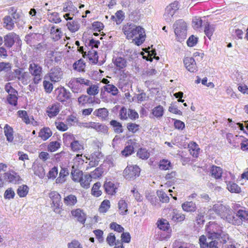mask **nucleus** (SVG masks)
<instances>
[{"label": "nucleus", "mask_w": 248, "mask_h": 248, "mask_svg": "<svg viewBox=\"0 0 248 248\" xmlns=\"http://www.w3.org/2000/svg\"><path fill=\"white\" fill-rule=\"evenodd\" d=\"M122 31L127 39H132L133 42L138 46L142 45L145 40V30L140 26L127 23L123 26Z\"/></svg>", "instance_id": "nucleus-1"}, {"label": "nucleus", "mask_w": 248, "mask_h": 248, "mask_svg": "<svg viewBox=\"0 0 248 248\" xmlns=\"http://www.w3.org/2000/svg\"><path fill=\"white\" fill-rule=\"evenodd\" d=\"M213 209L217 214L228 223L234 225H241V220L235 217L232 211L222 204H215Z\"/></svg>", "instance_id": "nucleus-2"}, {"label": "nucleus", "mask_w": 248, "mask_h": 248, "mask_svg": "<svg viewBox=\"0 0 248 248\" xmlns=\"http://www.w3.org/2000/svg\"><path fill=\"white\" fill-rule=\"evenodd\" d=\"M29 71L32 77V82L29 85V90L31 91V88H33L34 85L38 84L42 80L43 68L39 64L32 62L29 64Z\"/></svg>", "instance_id": "nucleus-3"}, {"label": "nucleus", "mask_w": 248, "mask_h": 248, "mask_svg": "<svg viewBox=\"0 0 248 248\" xmlns=\"http://www.w3.org/2000/svg\"><path fill=\"white\" fill-rule=\"evenodd\" d=\"M173 28L177 41H184L186 39L187 34L186 23L183 19H179L174 23Z\"/></svg>", "instance_id": "nucleus-4"}, {"label": "nucleus", "mask_w": 248, "mask_h": 248, "mask_svg": "<svg viewBox=\"0 0 248 248\" xmlns=\"http://www.w3.org/2000/svg\"><path fill=\"white\" fill-rule=\"evenodd\" d=\"M91 84L90 80L82 78H73L68 83V86L74 93H79L83 90L82 85L89 86Z\"/></svg>", "instance_id": "nucleus-5"}, {"label": "nucleus", "mask_w": 248, "mask_h": 248, "mask_svg": "<svg viewBox=\"0 0 248 248\" xmlns=\"http://www.w3.org/2000/svg\"><path fill=\"white\" fill-rule=\"evenodd\" d=\"M48 197L52 202L51 206L53 211L60 214L62 210L61 205L62 199L61 195L57 191H52L48 193Z\"/></svg>", "instance_id": "nucleus-6"}, {"label": "nucleus", "mask_w": 248, "mask_h": 248, "mask_svg": "<svg viewBox=\"0 0 248 248\" xmlns=\"http://www.w3.org/2000/svg\"><path fill=\"white\" fill-rule=\"evenodd\" d=\"M222 227L215 222H209L206 226L205 231L208 238H219Z\"/></svg>", "instance_id": "nucleus-7"}, {"label": "nucleus", "mask_w": 248, "mask_h": 248, "mask_svg": "<svg viewBox=\"0 0 248 248\" xmlns=\"http://www.w3.org/2000/svg\"><path fill=\"white\" fill-rule=\"evenodd\" d=\"M140 169L137 165L127 166L124 170L123 175L126 179L132 180L140 175Z\"/></svg>", "instance_id": "nucleus-8"}, {"label": "nucleus", "mask_w": 248, "mask_h": 248, "mask_svg": "<svg viewBox=\"0 0 248 248\" xmlns=\"http://www.w3.org/2000/svg\"><path fill=\"white\" fill-rule=\"evenodd\" d=\"M5 90L8 93L7 100L10 105L16 106L17 103V92L11 86L10 82L7 83L5 86Z\"/></svg>", "instance_id": "nucleus-9"}, {"label": "nucleus", "mask_w": 248, "mask_h": 248, "mask_svg": "<svg viewBox=\"0 0 248 248\" xmlns=\"http://www.w3.org/2000/svg\"><path fill=\"white\" fill-rule=\"evenodd\" d=\"M139 115L137 111L134 109H128L124 107L121 108L119 111V117L121 120H127L128 118L132 120H135L139 118Z\"/></svg>", "instance_id": "nucleus-10"}, {"label": "nucleus", "mask_w": 248, "mask_h": 248, "mask_svg": "<svg viewBox=\"0 0 248 248\" xmlns=\"http://www.w3.org/2000/svg\"><path fill=\"white\" fill-rule=\"evenodd\" d=\"M178 5V2L175 1L166 7L164 14V17L166 21L170 22L171 21L173 16L179 9Z\"/></svg>", "instance_id": "nucleus-11"}, {"label": "nucleus", "mask_w": 248, "mask_h": 248, "mask_svg": "<svg viewBox=\"0 0 248 248\" xmlns=\"http://www.w3.org/2000/svg\"><path fill=\"white\" fill-rule=\"evenodd\" d=\"M47 76L51 82H58L62 79L63 72L59 67L55 66L50 69L47 73Z\"/></svg>", "instance_id": "nucleus-12"}, {"label": "nucleus", "mask_w": 248, "mask_h": 248, "mask_svg": "<svg viewBox=\"0 0 248 248\" xmlns=\"http://www.w3.org/2000/svg\"><path fill=\"white\" fill-rule=\"evenodd\" d=\"M137 144L135 139L128 140L126 142L125 147L121 152L122 155L125 157L131 155L134 152V146H136Z\"/></svg>", "instance_id": "nucleus-13"}, {"label": "nucleus", "mask_w": 248, "mask_h": 248, "mask_svg": "<svg viewBox=\"0 0 248 248\" xmlns=\"http://www.w3.org/2000/svg\"><path fill=\"white\" fill-rule=\"evenodd\" d=\"M199 243L201 248H219L218 243L216 240H212L208 243L206 236L204 235L200 236Z\"/></svg>", "instance_id": "nucleus-14"}, {"label": "nucleus", "mask_w": 248, "mask_h": 248, "mask_svg": "<svg viewBox=\"0 0 248 248\" xmlns=\"http://www.w3.org/2000/svg\"><path fill=\"white\" fill-rule=\"evenodd\" d=\"M19 37L15 32L8 33L4 37V45L8 48L12 47L15 42L19 40Z\"/></svg>", "instance_id": "nucleus-15"}, {"label": "nucleus", "mask_w": 248, "mask_h": 248, "mask_svg": "<svg viewBox=\"0 0 248 248\" xmlns=\"http://www.w3.org/2000/svg\"><path fill=\"white\" fill-rule=\"evenodd\" d=\"M72 217L82 224H84L86 220V215L82 209L76 208L71 211Z\"/></svg>", "instance_id": "nucleus-16"}, {"label": "nucleus", "mask_w": 248, "mask_h": 248, "mask_svg": "<svg viewBox=\"0 0 248 248\" xmlns=\"http://www.w3.org/2000/svg\"><path fill=\"white\" fill-rule=\"evenodd\" d=\"M61 110L60 104L58 103H54L49 105L46 109V113L50 118L56 116Z\"/></svg>", "instance_id": "nucleus-17"}, {"label": "nucleus", "mask_w": 248, "mask_h": 248, "mask_svg": "<svg viewBox=\"0 0 248 248\" xmlns=\"http://www.w3.org/2000/svg\"><path fill=\"white\" fill-rule=\"evenodd\" d=\"M184 63L186 69L190 72L193 73L198 70L195 61L192 57L185 58Z\"/></svg>", "instance_id": "nucleus-18"}, {"label": "nucleus", "mask_w": 248, "mask_h": 248, "mask_svg": "<svg viewBox=\"0 0 248 248\" xmlns=\"http://www.w3.org/2000/svg\"><path fill=\"white\" fill-rule=\"evenodd\" d=\"M56 93L57 94L56 98L60 102H66L70 98V93L64 88L57 89L56 90Z\"/></svg>", "instance_id": "nucleus-19"}, {"label": "nucleus", "mask_w": 248, "mask_h": 248, "mask_svg": "<svg viewBox=\"0 0 248 248\" xmlns=\"http://www.w3.org/2000/svg\"><path fill=\"white\" fill-rule=\"evenodd\" d=\"M104 187L106 192L110 195H114L117 192L118 184H115L111 181H106L104 184Z\"/></svg>", "instance_id": "nucleus-20"}, {"label": "nucleus", "mask_w": 248, "mask_h": 248, "mask_svg": "<svg viewBox=\"0 0 248 248\" xmlns=\"http://www.w3.org/2000/svg\"><path fill=\"white\" fill-rule=\"evenodd\" d=\"M188 149L190 154L193 157L197 158L199 156L200 148L196 142L190 141L188 144Z\"/></svg>", "instance_id": "nucleus-21"}, {"label": "nucleus", "mask_w": 248, "mask_h": 248, "mask_svg": "<svg viewBox=\"0 0 248 248\" xmlns=\"http://www.w3.org/2000/svg\"><path fill=\"white\" fill-rule=\"evenodd\" d=\"M63 202L66 206L73 207L77 203L78 199L76 195L70 194L64 197Z\"/></svg>", "instance_id": "nucleus-22"}, {"label": "nucleus", "mask_w": 248, "mask_h": 248, "mask_svg": "<svg viewBox=\"0 0 248 248\" xmlns=\"http://www.w3.org/2000/svg\"><path fill=\"white\" fill-rule=\"evenodd\" d=\"M211 176L215 179H220L222 177L223 170L222 168L216 165H212L210 169Z\"/></svg>", "instance_id": "nucleus-23"}, {"label": "nucleus", "mask_w": 248, "mask_h": 248, "mask_svg": "<svg viewBox=\"0 0 248 248\" xmlns=\"http://www.w3.org/2000/svg\"><path fill=\"white\" fill-rule=\"evenodd\" d=\"M101 157L102 155L101 153L99 152H95L93 153L91 155V160L89 163L90 168H93L97 166Z\"/></svg>", "instance_id": "nucleus-24"}, {"label": "nucleus", "mask_w": 248, "mask_h": 248, "mask_svg": "<svg viewBox=\"0 0 248 248\" xmlns=\"http://www.w3.org/2000/svg\"><path fill=\"white\" fill-rule=\"evenodd\" d=\"M84 157H85V156H83V154H77L76 155L73 159V169H78L81 168L84 163V159H83Z\"/></svg>", "instance_id": "nucleus-25"}, {"label": "nucleus", "mask_w": 248, "mask_h": 248, "mask_svg": "<svg viewBox=\"0 0 248 248\" xmlns=\"http://www.w3.org/2000/svg\"><path fill=\"white\" fill-rule=\"evenodd\" d=\"M113 63L117 69L122 70L127 66L126 60L121 57H118L113 60Z\"/></svg>", "instance_id": "nucleus-26"}, {"label": "nucleus", "mask_w": 248, "mask_h": 248, "mask_svg": "<svg viewBox=\"0 0 248 248\" xmlns=\"http://www.w3.org/2000/svg\"><path fill=\"white\" fill-rule=\"evenodd\" d=\"M68 175V170L66 168H62L59 173V176L56 179V183L57 184L64 183L66 181V177Z\"/></svg>", "instance_id": "nucleus-27"}, {"label": "nucleus", "mask_w": 248, "mask_h": 248, "mask_svg": "<svg viewBox=\"0 0 248 248\" xmlns=\"http://www.w3.org/2000/svg\"><path fill=\"white\" fill-rule=\"evenodd\" d=\"M3 129L4 135L6 138L7 140L10 142L13 141L14 139L13 128L8 124H6Z\"/></svg>", "instance_id": "nucleus-28"}, {"label": "nucleus", "mask_w": 248, "mask_h": 248, "mask_svg": "<svg viewBox=\"0 0 248 248\" xmlns=\"http://www.w3.org/2000/svg\"><path fill=\"white\" fill-rule=\"evenodd\" d=\"M52 134V131L48 127L42 128L39 132L38 136L43 140L45 141L48 139Z\"/></svg>", "instance_id": "nucleus-29"}, {"label": "nucleus", "mask_w": 248, "mask_h": 248, "mask_svg": "<svg viewBox=\"0 0 248 248\" xmlns=\"http://www.w3.org/2000/svg\"><path fill=\"white\" fill-rule=\"evenodd\" d=\"M183 210L186 212H194L197 210L196 203L192 202H185L182 204Z\"/></svg>", "instance_id": "nucleus-30"}, {"label": "nucleus", "mask_w": 248, "mask_h": 248, "mask_svg": "<svg viewBox=\"0 0 248 248\" xmlns=\"http://www.w3.org/2000/svg\"><path fill=\"white\" fill-rule=\"evenodd\" d=\"M164 108L163 106L158 105L154 107L151 111V114L153 115L154 118L156 119L161 118L164 115Z\"/></svg>", "instance_id": "nucleus-31"}, {"label": "nucleus", "mask_w": 248, "mask_h": 248, "mask_svg": "<svg viewBox=\"0 0 248 248\" xmlns=\"http://www.w3.org/2000/svg\"><path fill=\"white\" fill-rule=\"evenodd\" d=\"M227 189L231 193H240L241 192V187L236 183L225 181Z\"/></svg>", "instance_id": "nucleus-32"}, {"label": "nucleus", "mask_w": 248, "mask_h": 248, "mask_svg": "<svg viewBox=\"0 0 248 248\" xmlns=\"http://www.w3.org/2000/svg\"><path fill=\"white\" fill-rule=\"evenodd\" d=\"M236 216L238 220H241V225L243 222H248V210L245 208L239 209L237 211Z\"/></svg>", "instance_id": "nucleus-33"}, {"label": "nucleus", "mask_w": 248, "mask_h": 248, "mask_svg": "<svg viewBox=\"0 0 248 248\" xmlns=\"http://www.w3.org/2000/svg\"><path fill=\"white\" fill-rule=\"evenodd\" d=\"M186 218L185 214L177 211L176 209H173L171 219L174 222H180L184 221Z\"/></svg>", "instance_id": "nucleus-34"}, {"label": "nucleus", "mask_w": 248, "mask_h": 248, "mask_svg": "<svg viewBox=\"0 0 248 248\" xmlns=\"http://www.w3.org/2000/svg\"><path fill=\"white\" fill-rule=\"evenodd\" d=\"M118 207L119 214L124 216L128 213L127 203L124 200L122 199L118 202Z\"/></svg>", "instance_id": "nucleus-35"}, {"label": "nucleus", "mask_w": 248, "mask_h": 248, "mask_svg": "<svg viewBox=\"0 0 248 248\" xmlns=\"http://www.w3.org/2000/svg\"><path fill=\"white\" fill-rule=\"evenodd\" d=\"M92 181V178L89 174L83 175L81 180L78 182L80 183V186L84 188L88 189L90 187V183Z\"/></svg>", "instance_id": "nucleus-36"}, {"label": "nucleus", "mask_w": 248, "mask_h": 248, "mask_svg": "<svg viewBox=\"0 0 248 248\" xmlns=\"http://www.w3.org/2000/svg\"><path fill=\"white\" fill-rule=\"evenodd\" d=\"M93 114L102 120H105L108 116V109L105 108H100L96 109L94 111Z\"/></svg>", "instance_id": "nucleus-37"}, {"label": "nucleus", "mask_w": 248, "mask_h": 248, "mask_svg": "<svg viewBox=\"0 0 248 248\" xmlns=\"http://www.w3.org/2000/svg\"><path fill=\"white\" fill-rule=\"evenodd\" d=\"M83 176V173L82 170L78 169L72 170L71 176L72 180L75 183H78Z\"/></svg>", "instance_id": "nucleus-38"}, {"label": "nucleus", "mask_w": 248, "mask_h": 248, "mask_svg": "<svg viewBox=\"0 0 248 248\" xmlns=\"http://www.w3.org/2000/svg\"><path fill=\"white\" fill-rule=\"evenodd\" d=\"M156 225L160 230L163 231H168L170 228L168 221L165 218L159 219L156 222Z\"/></svg>", "instance_id": "nucleus-39"}, {"label": "nucleus", "mask_w": 248, "mask_h": 248, "mask_svg": "<svg viewBox=\"0 0 248 248\" xmlns=\"http://www.w3.org/2000/svg\"><path fill=\"white\" fill-rule=\"evenodd\" d=\"M50 34L52 40L54 41H57L61 38L62 33L60 29H56L55 27L53 26L51 27L50 29Z\"/></svg>", "instance_id": "nucleus-40"}, {"label": "nucleus", "mask_w": 248, "mask_h": 248, "mask_svg": "<svg viewBox=\"0 0 248 248\" xmlns=\"http://www.w3.org/2000/svg\"><path fill=\"white\" fill-rule=\"evenodd\" d=\"M124 14L122 10L116 12L115 16H112L111 19L115 21L117 25L120 24L124 19Z\"/></svg>", "instance_id": "nucleus-41"}, {"label": "nucleus", "mask_w": 248, "mask_h": 248, "mask_svg": "<svg viewBox=\"0 0 248 248\" xmlns=\"http://www.w3.org/2000/svg\"><path fill=\"white\" fill-rule=\"evenodd\" d=\"M66 26L68 29L71 32H75L77 31L79 28L80 25L78 21L76 20H70L66 23Z\"/></svg>", "instance_id": "nucleus-42"}, {"label": "nucleus", "mask_w": 248, "mask_h": 248, "mask_svg": "<svg viewBox=\"0 0 248 248\" xmlns=\"http://www.w3.org/2000/svg\"><path fill=\"white\" fill-rule=\"evenodd\" d=\"M104 171V170L103 167L100 165L99 167L96 168L94 170L92 171L89 175L91 176L92 179H96L102 176Z\"/></svg>", "instance_id": "nucleus-43"}, {"label": "nucleus", "mask_w": 248, "mask_h": 248, "mask_svg": "<svg viewBox=\"0 0 248 248\" xmlns=\"http://www.w3.org/2000/svg\"><path fill=\"white\" fill-rule=\"evenodd\" d=\"M110 124L113 128V130L115 133L121 134L123 132V126L121 123L115 120H112L110 122Z\"/></svg>", "instance_id": "nucleus-44"}, {"label": "nucleus", "mask_w": 248, "mask_h": 248, "mask_svg": "<svg viewBox=\"0 0 248 248\" xmlns=\"http://www.w3.org/2000/svg\"><path fill=\"white\" fill-rule=\"evenodd\" d=\"M110 208V202L108 200H104L99 206L98 211L100 213H107Z\"/></svg>", "instance_id": "nucleus-45"}, {"label": "nucleus", "mask_w": 248, "mask_h": 248, "mask_svg": "<svg viewBox=\"0 0 248 248\" xmlns=\"http://www.w3.org/2000/svg\"><path fill=\"white\" fill-rule=\"evenodd\" d=\"M87 55L90 63L95 64L98 62V56L96 51L91 49L88 51Z\"/></svg>", "instance_id": "nucleus-46"}, {"label": "nucleus", "mask_w": 248, "mask_h": 248, "mask_svg": "<svg viewBox=\"0 0 248 248\" xmlns=\"http://www.w3.org/2000/svg\"><path fill=\"white\" fill-rule=\"evenodd\" d=\"M126 128L129 132L135 134L140 131L141 127L140 124L130 122L126 124Z\"/></svg>", "instance_id": "nucleus-47"}, {"label": "nucleus", "mask_w": 248, "mask_h": 248, "mask_svg": "<svg viewBox=\"0 0 248 248\" xmlns=\"http://www.w3.org/2000/svg\"><path fill=\"white\" fill-rule=\"evenodd\" d=\"M100 187L101 183L99 182L94 184L91 189L92 195L96 197L100 196L102 193V191L100 189Z\"/></svg>", "instance_id": "nucleus-48"}, {"label": "nucleus", "mask_w": 248, "mask_h": 248, "mask_svg": "<svg viewBox=\"0 0 248 248\" xmlns=\"http://www.w3.org/2000/svg\"><path fill=\"white\" fill-rule=\"evenodd\" d=\"M29 190V188L26 185L20 186L17 189V194L20 198L25 197Z\"/></svg>", "instance_id": "nucleus-49"}, {"label": "nucleus", "mask_w": 248, "mask_h": 248, "mask_svg": "<svg viewBox=\"0 0 248 248\" xmlns=\"http://www.w3.org/2000/svg\"><path fill=\"white\" fill-rule=\"evenodd\" d=\"M159 168L160 170H170L171 167V164L170 161L168 159H163L160 160Z\"/></svg>", "instance_id": "nucleus-50"}, {"label": "nucleus", "mask_w": 248, "mask_h": 248, "mask_svg": "<svg viewBox=\"0 0 248 248\" xmlns=\"http://www.w3.org/2000/svg\"><path fill=\"white\" fill-rule=\"evenodd\" d=\"M23 85H26L29 84L31 81L32 82L31 76L28 72H25L21 77H19V80Z\"/></svg>", "instance_id": "nucleus-51"}, {"label": "nucleus", "mask_w": 248, "mask_h": 248, "mask_svg": "<svg viewBox=\"0 0 248 248\" xmlns=\"http://www.w3.org/2000/svg\"><path fill=\"white\" fill-rule=\"evenodd\" d=\"M93 129L95 130L98 132L103 134H106L108 131V128L106 125L96 122H95L94 125Z\"/></svg>", "instance_id": "nucleus-52"}, {"label": "nucleus", "mask_w": 248, "mask_h": 248, "mask_svg": "<svg viewBox=\"0 0 248 248\" xmlns=\"http://www.w3.org/2000/svg\"><path fill=\"white\" fill-rule=\"evenodd\" d=\"M137 155L140 158L142 159H147L150 156V153L145 148H140L137 153Z\"/></svg>", "instance_id": "nucleus-53"}, {"label": "nucleus", "mask_w": 248, "mask_h": 248, "mask_svg": "<svg viewBox=\"0 0 248 248\" xmlns=\"http://www.w3.org/2000/svg\"><path fill=\"white\" fill-rule=\"evenodd\" d=\"M61 147V143L57 141L49 142L47 147V150L49 152H54Z\"/></svg>", "instance_id": "nucleus-54"}, {"label": "nucleus", "mask_w": 248, "mask_h": 248, "mask_svg": "<svg viewBox=\"0 0 248 248\" xmlns=\"http://www.w3.org/2000/svg\"><path fill=\"white\" fill-rule=\"evenodd\" d=\"M204 32L206 35L209 39H211V36L213 35L215 31L214 28L207 21L204 24Z\"/></svg>", "instance_id": "nucleus-55"}, {"label": "nucleus", "mask_w": 248, "mask_h": 248, "mask_svg": "<svg viewBox=\"0 0 248 248\" xmlns=\"http://www.w3.org/2000/svg\"><path fill=\"white\" fill-rule=\"evenodd\" d=\"M73 69L76 71L78 72H83L84 71L85 63L84 62L83 60L80 59L76 61L73 64Z\"/></svg>", "instance_id": "nucleus-56"}, {"label": "nucleus", "mask_w": 248, "mask_h": 248, "mask_svg": "<svg viewBox=\"0 0 248 248\" xmlns=\"http://www.w3.org/2000/svg\"><path fill=\"white\" fill-rule=\"evenodd\" d=\"M105 91L111 93L112 95H116L119 92L117 88L113 84H108L104 86Z\"/></svg>", "instance_id": "nucleus-57"}, {"label": "nucleus", "mask_w": 248, "mask_h": 248, "mask_svg": "<svg viewBox=\"0 0 248 248\" xmlns=\"http://www.w3.org/2000/svg\"><path fill=\"white\" fill-rule=\"evenodd\" d=\"M24 69L22 68H18L14 70V76H9V80H14L15 79H17L18 80H19V77H21L23 75V73H25Z\"/></svg>", "instance_id": "nucleus-58"}, {"label": "nucleus", "mask_w": 248, "mask_h": 248, "mask_svg": "<svg viewBox=\"0 0 248 248\" xmlns=\"http://www.w3.org/2000/svg\"><path fill=\"white\" fill-rule=\"evenodd\" d=\"M4 27L8 30H12L14 27V23L10 16H6L4 18Z\"/></svg>", "instance_id": "nucleus-59"}, {"label": "nucleus", "mask_w": 248, "mask_h": 248, "mask_svg": "<svg viewBox=\"0 0 248 248\" xmlns=\"http://www.w3.org/2000/svg\"><path fill=\"white\" fill-rule=\"evenodd\" d=\"M70 146L73 151L78 152L84 149L83 146L80 144L79 141L75 140L70 143Z\"/></svg>", "instance_id": "nucleus-60"}, {"label": "nucleus", "mask_w": 248, "mask_h": 248, "mask_svg": "<svg viewBox=\"0 0 248 248\" xmlns=\"http://www.w3.org/2000/svg\"><path fill=\"white\" fill-rule=\"evenodd\" d=\"M17 114L26 124H28L30 123V120L26 111L20 110L17 111Z\"/></svg>", "instance_id": "nucleus-61"}, {"label": "nucleus", "mask_w": 248, "mask_h": 248, "mask_svg": "<svg viewBox=\"0 0 248 248\" xmlns=\"http://www.w3.org/2000/svg\"><path fill=\"white\" fill-rule=\"evenodd\" d=\"M99 93V87L97 85H90L89 87L87 89V93L89 95L94 96Z\"/></svg>", "instance_id": "nucleus-62"}, {"label": "nucleus", "mask_w": 248, "mask_h": 248, "mask_svg": "<svg viewBox=\"0 0 248 248\" xmlns=\"http://www.w3.org/2000/svg\"><path fill=\"white\" fill-rule=\"evenodd\" d=\"M91 98L86 95H82L78 98V104L82 106H85L86 104L91 102Z\"/></svg>", "instance_id": "nucleus-63"}, {"label": "nucleus", "mask_w": 248, "mask_h": 248, "mask_svg": "<svg viewBox=\"0 0 248 248\" xmlns=\"http://www.w3.org/2000/svg\"><path fill=\"white\" fill-rule=\"evenodd\" d=\"M49 20L50 22L56 24L60 23L62 21L59 14L57 12L52 13L49 16Z\"/></svg>", "instance_id": "nucleus-64"}]
</instances>
